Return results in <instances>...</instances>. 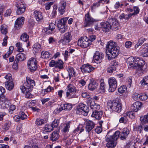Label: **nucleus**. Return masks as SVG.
Masks as SVG:
<instances>
[{"label":"nucleus","instance_id":"1","mask_svg":"<svg viewBox=\"0 0 148 148\" xmlns=\"http://www.w3.org/2000/svg\"><path fill=\"white\" fill-rule=\"evenodd\" d=\"M127 62L129 67H132L136 70V73L137 74L141 75L145 73L146 65L144 60H140L137 57H131L127 59Z\"/></svg>","mask_w":148,"mask_h":148},{"label":"nucleus","instance_id":"2","mask_svg":"<svg viewBox=\"0 0 148 148\" xmlns=\"http://www.w3.org/2000/svg\"><path fill=\"white\" fill-rule=\"evenodd\" d=\"M119 47L116 46L114 42L110 41L107 43L106 53L109 60L114 58L119 55Z\"/></svg>","mask_w":148,"mask_h":148},{"label":"nucleus","instance_id":"3","mask_svg":"<svg viewBox=\"0 0 148 148\" xmlns=\"http://www.w3.org/2000/svg\"><path fill=\"white\" fill-rule=\"evenodd\" d=\"M111 132V131L108 132L106 136V141L107 142L106 146L108 148H113L116 146L117 144L116 141L120 134V132L117 131L113 135L110 136L109 134Z\"/></svg>","mask_w":148,"mask_h":148},{"label":"nucleus","instance_id":"4","mask_svg":"<svg viewBox=\"0 0 148 148\" xmlns=\"http://www.w3.org/2000/svg\"><path fill=\"white\" fill-rule=\"evenodd\" d=\"M0 106H1V108L3 109H8L9 108L8 110L10 113L11 114L13 113V111L16 108L14 105H11L6 98H2L0 99Z\"/></svg>","mask_w":148,"mask_h":148},{"label":"nucleus","instance_id":"5","mask_svg":"<svg viewBox=\"0 0 148 148\" xmlns=\"http://www.w3.org/2000/svg\"><path fill=\"white\" fill-rule=\"evenodd\" d=\"M107 104L108 108L112 111L120 113L121 110V103L119 101H109Z\"/></svg>","mask_w":148,"mask_h":148},{"label":"nucleus","instance_id":"6","mask_svg":"<svg viewBox=\"0 0 148 148\" xmlns=\"http://www.w3.org/2000/svg\"><path fill=\"white\" fill-rule=\"evenodd\" d=\"M35 85L34 81L30 77H26V82H25L22 86H21L20 89H23V91H31L33 86Z\"/></svg>","mask_w":148,"mask_h":148},{"label":"nucleus","instance_id":"7","mask_svg":"<svg viewBox=\"0 0 148 148\" xmlns=\"http://www.w3.org/2000/svg\"><path fill=\"white\" fill-rule=\"evenodd\" d=\"M76 110L78 114L86 116L89 112V108L85 104L80 103L77 107Z\"/></svg>","mask_w":148,"mask_h":148},{"label":"nucleus","instance_id":"8","mask_svg":"<svg viewBox=\"0 0 148 148\" xmlns=\"http://www.w3.org/2000/svg\"><path fill=\"white\" fill-rule=\"evenodd\" d=\"M68 89L66 92V96L69 98L76 97L75 93L77 91L76 87L72 84H69L67 86Z\"/></svg>","mask_w":148,"mask_h":148},{"label":"nucleus","instance_id":"9","mask_svg":"<svg viewBox=\"0 0 148 148\" xmlns=\"http://www.w3.org/2000/svg\"><path fill=\"white\" fill-rule=\"evenodd\" d=\"M5 78L6 80L5 82L6 89L9 90H11L14 86V84L13 82L11 75L10 73L7 74L5 77Z\"/></svg>","mask_w":148,"mask_h":148},{"label":"nucleus","instance_id":"10","mask_svg":"<svg viewBox=\"0 0 148 148\" xmlns=\"http://www.w3.org/2000/svg\"><path fill=\"white\" fill-rule=\"evenodd\" d=\"M37 61L35 58H32L29 59L27 64L28 68L30 71L34 72L36 71L37 68Z\"/></svg>","mask_w":148,"mask_h":148},{"label":"nucleus","instance_id":"11","mask_svg":"<svg viewBox=\"0 0 148 148\" xmlns=\"http://www.w3.org/2000/svg\"><path fill=\"white\" fill-rule=\"evenodd\" d=\"M78 44L82 48H85L91 44L90 41L86 36L81 38L78 41Z\"/></svg>","mask_w":148,"mask_h":148},{"label":"nucleus","instance_id":"12","mask_svg":"<svg viewBox=\"0 0 148 148\" xmlns=\"http://www.w3.org/2000/svg\"><path fill=\"white\" fill-rule=\"evenodd\" d=\"M109 88L108 90L109 92H113L116 88L117 81L114 77L110 78L108 80Z\"/></svg>","mask_w":148,"mask_h":148},{"label":"nucleus","instance_id":"13","mask_svg":"<svg viewBox=\"0 0 148 148\" xmlns=\"http://www.w3.org/2000/svg\"><path fill=\"white\" fill-rule=\"evenodd\" d=\"M63 62L60 60L56 61L54 60H51L49 64L50 67L58 68L59 69H62L63 68Z\"/></svg>","mask_w":148,"mask_h":148},{"label":"nucleus","instance_id":"14","mask_svg":"<svg viewBox=\"0 0 148 148\" xmlns=\"http://www.w3.org/2000/svg\"><path fill=\"white\" fill-rule=\"evenodd\" d=\"M16 6L17 8L16 13L18 15H21L23 13L26 8V5L21 2H18L16 5Z\"/></svg>","mask_w":148,"mask_h":148},{"label":"nucleus","instance_id":"15","mask_svg":"<svg viewBox=\"0 0 148 148\" xmlns=\"http://www.w3.org/2000/svg\"><path fill=\"white\" fill-rule=\"evenodd\" d=\"M82 72L84 73H90L94 70L95 68L93 67L89 64L83 65L80 68Z\"/></svg>","mask_w":148,"mask_h":148},{"label":"nucleus","instance_id":"16","mask_svg":"<svg viewBox=\"0 0 148 148\" xmlns=\"http://www.w3.org/2000/svg\"><path fill=\"white\" fill-rule=\"evenodd\" d=\"M109 23L111 24V28L113 30L116 31L120 29L119 23L116 19L110 18L109 19Z\"/></svg>","mask_w":148,"mask_h":148},{"label":"nucleus","instance_id":"17","mask_svg":"<svg viewBox=\"0 0 148 148\" xmlns=\"http://www.w3.org/2000/svg\"><path fill=\"white\" fill-rule=\"evenodd\" d=\"M72 37L71 33L68 32L64 34V38L61 40V42L64 45H67L71 40Z\"/></svg>","mask_w":148,"mask_h":148},{"label":"nucleus","instance_id":"18","mask_svg":"<svg viewBox=\"0 0 148 148\" xmlns=\"http://www.w3.org/2000/svg\"><path fill=\"white\" fill-rule=\"evenodd\" d=\"M87 104L90 106V108L95 111H97L100 108V105L96 104L94 100L92 99L91 98L90 100H88Z\"/></svg>","mask_w":148,"mask_h":148},{"label":"nucleus","instance_id":"19","mask_svg":"<svg viewBox=\"0 0 148 148\" xmlns=\"http://www.w3.org/2000/svg\"><path fill=\"white\" fill-rule=\"evenodd\" d=\"M104 55L101 52L96 51L94 54L93 59L95 62L97 63H100L104 57Z\"/></svg>","mask_w":148,"mask_h":148},{"label":"nucleus","instance_id":"20","mask_svg":"<svg viewBox=\"0 0 148 148\" xmlns=\"http://www.w3.org/2000/svg\"><path fill=\"white\" fill-rule=\"evenodd\" d=\"M72 108V105L70 103L61 104L59 108H57L56 110L57 112L59 113L62 110H70Z\"/></svg>","mask_w":148,"mask_h":148},{"label":"nucleus","instance_id":"21","mask_svg":"<svg viewBox=\"0 0 148 148\" xmlns=\"http://www.w3.org/2000/svg\"><path fill=\"white\" fill-rule=\"evenodd\" d=\"M95 22L96 20L91 17L88 13L85 15L84 27L90 26Z\"/></svg>","mask_w":148,"mask_h":148},{"label":"nucleus","instance_id":"22","mask_svg":"<svg viewBox=\"0 0 148 148\" xmlns=\"http://www.w3.org/2000/svg\"><path fill=\"white\" fill-rule=\"evenodd\" d=\"M86 130L89 133L94 127L95 124L92 121L89 120L86 122Z\"/></svg>","mask_w":148,"mask_h":148},{"label":"nucleus","instance_id":"23","mask_svg":"<svg viewBox=\"0 0 148 148\" xmlns=\"http://www.w3.org/2000/svg\"><path fill=\"white\" fill-rule=\"evenodd\" d=\"M25 18L23 17L18 18L15 23V27L17 29H18L23 24Z\"/></svg>","mask_w":148,"mask_h":148},{"label":"nucleus","instance_id":"24","mask_svg":"<svg viewBox=\"0 0 148 148\" xmlns=\"http://www.w3.org/2000/svg\"><path fill=\"white\" fill-rule=\"evenodd\" d=\"M68 73V75L66 74H64V76L66 78H68V76L69 79H71V77L75 76V73L73 68L71 66H69L66 69Z\"/></svg>","mask_w":148,"mask_h":148},{"label":"nucleus","instance_id":"25","mask_svg":"<svg viewBox=\"0 0 148 148\" xmlns=\"http://www.w3.org/2000/svg\"><path fill=\"white\" fill-rule=\"evenodd\" d=\"M34 18L38 23L41 22L43 19V16L42 12L39 11L35 10L34 12Z\"/></svg>","mask_w":148,"mask_h":148},{"label":"nucleus","instance_id":"26","mask_svg":"<svg viewBox=\"0 0 148 148\" xmlns=\"http://www.w3.org/2000/svg\"><path fill=\"white\" fill-rule=\"evenodd\" d=\"M101 25L103 28V30L104 32H108L112 29L111 24L109 23V19L106 23H101Z\"/></svg>","mask_w":148,"mask_h":148},{"label":"nucleus","instance_id":"27","mask_svg":"<svg viewBox=\"0 0 148 148\" xmlns=\"http://www.w3.org/2000/svg\"><path fill=\"white\" fill-rule=\"evenodd\" d=\"M66 5V3L64 1H61L60 3L59 7L58 8V11L61 15L64 13Z\"/></svg>","mask_w":148,"mask_h":148},{"label":"nucleus","instance_id":"28","mask_svg":"<svg viewBox=\"0 0 148 148\" xmlns=\"http://www.w3.org/2000/svg\"><path fill=\"white\" fill-rule=\"evenodd\" d=\"M141 105V102L136 101L131 106V109L134 112H137L140 108Z\"/></svg>","mask_w":148,"mask_h":148},{"label":"nucleus","instance_id":"29","mask_svg":"<svg viewBox=\"0 0 148 148\" xmlns=\"http://www.w3.org/2000/svg\"><path fill=\"white\" fill-rule=\"evenodd\" d=\"M57 27L59 31L62 33H64L67 29L65 24L59 23V22H58L57 24Z\"/></svg>","mask_w":148,"mask_h":148},{"label":"nucleus","instance_id":"30","mask_svg":"<svg viewBox=\"0 0 148 148\" xmlns=\"http://www.w3.org/2000/svg\"><path fill=\"white\" fill-rule=\"evenodd\" d=\"M102 115V111H94L92 114V116L95 118L99 120L101 118Z\"/></svg>","mask_w":148,"mask_h":148},{"label":"nucleus","instance_id":"31","mask_svg":"<svg viewBox=\"0 0 148 148\" xmlns=\"http://www.w3.org/2000/svg\"><path fill=\"white\" fill-rule=\"evenodd\" d=\"M98 83L95 81H93L90 82L88 84V89L92 91L94 90L97 87Z\"/></svg>","mask_w":148,"mask_h":148},{"label":"nucleus","instance_id":"32","mask_svg":"<svg viewBox=\"0 0 148 148\" xmlns=\"http://www.w3.org/2000/svg\"><path fill=\"white\" fill-rule=\"evenodd\" d=\"M142 47L144 49L142 52L143 56L144 57L148 56V43L144 44Z\"/></svg>","mask_w":148,"mask_h":148},{"label":"nucleus","instance_id":"33","mask_svg":"<svg viewBox=\"0 0 148 148\" xmlns=\"http://www.w3.org/2000/svg\"><path fill=\"white\" fill-rule=\"evenodd\" d=\"M26 59L25 55L21 53H19L18 54L15 60H18V61H22Z\"/></svg>","mask_w":148,"mask_h":148},{"label":"nucleus","instance_id":"34","mask_svg":"<svg viewBox=\"0 0 148 148\" xmlns=\"http://www.w3.org/2000/svg\"><path fill=\"white\" fill-rule=\"evenodd\" d=\"M129 132L130 131L128 129H127L125 130H124L120 134L121 139L122 140H124L126 139Z\"/></svg>","mask_w":148,"mask_h":148},{"label":"nucleus","instance_id":"35","mask_svg":"<svg viewBox=\"0 0 148 148\" xmlns=\"http://www.w3.org/2000/svg\"><path fill=\"white\" fill-rule=\"evenodd\" d=\"M59 135L57 132H53L51 134L50 139L52 141H55L58 139Z\"/></svg>","mask_w":148,"mask_h":148},{"label":"nucleus","instance_id":"36","mask_svg":"<svg viewBox=\"0 0 148 148\" xmlns=\"http://www.w3.org/2000/svg\"><path fill=\"white\" fill-rule=\"evenodd\" d=\"M11 125V122L7 121L2 126V129L3 131H6L8 130Z\"/></svg>","mask_w":148,"mask_h":148},{"label":"nucleus","instance_id":"37","mask_svg":"<svg viewBox=\"0 0 148 148\" xmlns=\"http://www.w3.org/2000/svg\"><path fill=\"white\" fill-rule=\"evenodd\" d=\"M51 54L48 51H42L41 53V57L42 58H49L51 56Z\"/></svg>","mask_w":148,"mask_h":148},{"label":"nucleus","instance_id":"38","mask_svg":"<svg viewBox=\"0 0 148 148\" xmlns=\"http://www.w3.org/2000/svg\"><path fill=\"white\" fill-rule=\"evenodd\" d=\"M46 122V121L44 119L40 118L37 119L36 121V124L38 125H40Z\"/></svg>","mask_w":148,"mask_h":148},{"label":"nucleus","instance_id":"39","mask_svg":"<svg viewBox=\"0 0 148 148\" xmlns=\"http://www.w3.org/2000/svg\"><path fill=\"white\" fill-rule=\"evenodd\" d=\"M146 39L144 38L141 37L138 40V42L135 45V47L136 49L139 46L142 45Z\"/></svg>","mask_w":148,"mask_h":148},{"label":"nucleus","instance_id":"40","mask_svg":"<svg viewBox=\"0 0 148 148\" xmlns=\"http://www.w3.org/2000/svg\"><path fill=\"white\" fill-rule=\"evenodd\" d=\"M140 120L142 122L148 123V113L144 116H141L140 118Z\"/></svg>","mask_w":148,"mask_h":148},{"label":"nucleus","instance_id":"41","mask_svg":"<svg viewBox=\"0 0 148 148\" xmlns=\"http://www.w3.org/2000/svg\"><path fill=\"white\" fill-rule=\"evenodd\" d=\"M98 92L101 93H103L105 92V89L104 82H101V83L100 88L98 90Z\"/></svg>","mask_w":148,"mask_h":148},{"label":"nucleus","instance_id":"42","mask_svg":"<svg viewBox=\"0 0 148 148\" xmlns=\"http://www.w3.org/2000/svg\"><path fill=\"white\" fill-rule=\"evenodd\" d=\"M140 83L143 86L148 84V76L144 77L143 79L140 82Z\"/></svg>","mask_w":148,"mask_h":148},{"label":"nucleus","instance_id":"43","mask_svg":"<svg viewBox=\"0 0 148 148\" xmlns=\"http://www.w3.org/2000/svg\"><path fill=\"white\" fill-rule=\"evenodd\" d=\"M53 125H46L45 127V131L47 132H49L53 130Z\"/></svg>","mask_w":148,"mask_h":148},{"label":"nucleus","instance_id":"44","mask_svg":"<svg viewBox=\"0 0 148 148\" xmlns=\"http://www.w3.org/2000/svg\"><path fill=\"white\" fill-rule=\"evenodd\" d=\"M22 92L25 94V97L28 99H30L33 97V95L31 94L30 92L31 91L27 92L26 91H23V89H21Z\"/></svg>","mask_w":148,"mask_h":148},{"label":"nucleus","instance_id":"45","mask_svg":"<svg viewBox=\"0 0 148 148\" xmlns=\"http://www.w3.org/2000/svg\"><path fill=\"white\" fill-rule=\"evenodd\" d=\"M1 33L6 34L8 32L7 29V26L5 25H3L1 27Z\"/></svg>","mask_w":148,"mask_h":148},{"label":"nucleus","instance_id":"46","mask_svg":"<svg viewBox=\"0 0 148 148\" xmlns=\"http://www.w3.org/2000/svg\"><path fill=\"white\" fill-rule=\"evenodd\" d=\"M127 90V87L125 85L121 86L118 89V91L120 93H123L124 92Z\"/></svg>","mask_w":148,"mask_h":148},{"label":"nucleus","instance_id":"47","mask_svg":"<svg viewBox=\"0 0 148 148\" xmlns=\"http://www.w3.org/2000/svg\"><path fill=\"white\" fill-rule=\"evenodd\" d=\"M70 127V123H68L65 124L63 129V132L64 133L67 132L69 131V128Z\"/></svg>","mask_w":148,"mask_h":148},{"label":"nucleus","instance_id":"48","mask_svg":"<svg viewBox=\"0 0 148 148\" xmlns=\"http://www.w3.org/2000/svg\"><path fill=\"white\" fill-rule=\"evenodd\" d=\"M28 38V36L25 33L23 34L20 37V39L24 41H27Z\"/></svg>","mask_w":148,"mask_h":148},{"label":"nucleus","instance_id":"49","mask_svg":"<svg viewBox=\"0 0 148 148\" xmlns=\"http://www.w3.org/2000/svg\"><path fill=\"white\" fill-rule=\"evenodd\" d=\"M34 47L33 49L36 52L40 51V49L41 47V45L38 43H36L34 45Z\"/></svg>","mask_w":148,"mask_h":148},{"label":"nucleus","instance_id":"50","mask_svg":"<svg viewBox=\"0 0 148 148\" xmlns=\"http://www.w3.org/2000/svg\"><path fill=\"white\" fill-rule=\"evenodd\" d=\"M19 117L22 120H24L26 119L27 117V116L25 114V113L22 111L20 112L19 113Z\"/></svg>","mask_w":148,"mask_h":148},{"label":"nucleus","instance_id":"51","mask_svg":"<svg viewBox=\"0 0 148 148\" xmlns=\"http://www.w3.org/2000/svg\"><path fill=\"white\" fill-rule=\"evenodd\" d=\"M16 46L17 48V51L19 52H22L23 51V49L22 47V44L20 42H18L16 44Z\"/></svg>","mask_w":148,"mask_h":148},{"label":"nucleus","instance_id":"52","mask_svg":"<svg viewBox=\"0 0 148 148\" xmlns=\"http://www.w3.org/2000/svg\"><path fill=\"white\" fill-rule=\"evenodd\" d=\"M55 25L53 23H51L49 24L48 27V29L49 30H51V32L49 31V33H51V32L53 31L55 29Z\"/></svg>","mask_w":148,"mask_h":148},{"label":"nucleus","instance_id":"53","mask_svg":"<svg viewBox=\"0 0 148 148\" xmlns=\"http://www.w3.org/2000/svg\"><path fill=\"white\" fill-rule=\"evenodd\" d=\"M148 98V93L140 95L139 99L142 101H145Z\"/></svg>","mask_w":148,"mask_h":148},{"label":"nucleus","instance_id":"54","mask_svg":"<svg viewBox=\"0 0 148 148\" xmlns=\"http://www.w3.org/2000/svg\"><path fill=\"white\" fill-rule=\"evenodd\" d=\"M53 89V87L50 86H49L47 88L45 89L44 90H42L41 93H45V92H50Z\"/></svg>","mask_w":148,"mask_h":148},{"label":"nucleus","instance_id":"55","mask_svg":"<svg viewBox=\"0 0 148 148\" xmlns=\"http://www.w3.org/2000/svg\"><path fill=\"white\" fill-rule=\"evenodd\" d=\"M116 70V67L114 66H111L109 67L107 69V71L108 72L112 73L114 71Z\"/></svg>","mask_w":148,"mask_h":148},{"label":"nucleus","instance_id":"56","mask_svg":"<svg viewBox=\"0 0 148 148\" xmlns=\"http://www.w3.org/2000/svg\"><path fill=\"white\" fill-rule=\"evenodd\" d=\"M59 123V120L55 119L53 122V124L51 125H53V127H57Z\"/></svg>","mask_w":148,"mask_h":148},{"label":"nucleus","instance_id":"57","mask_svg":"<svg viewBox=\"0 0 148 148\" xmlns=\"http://www.w3.org/2000/svg\"><path fill=\"white\" fill-rule=\"evenodd\" d=\"M68 18L67 17H65V18H62L58 21V22L65 24V23L66 22V21L68 20Z\"/></svg>","mask_w":148,"mask_h":148},{"label":"nucleus","instance_id":"58","mask_svg":"<svg viewBox=\"0 0 148 148\" xmlns=\"http://www.w3.org/2000/svg\"><path fill=\"white\" fill-rule=\"evenodd\" d=\"M125 115L124 116V117H121L119 119V122L121 123H126L127 122V118L126 116H125Z\"/></svg>","mask_w":148,"mask_h":148},{"label":"nucleus","instance_id":"59","mask_svg":"<svg viewBox=\"0 0 148 148\" xmlns=\"http://www.w3.org/2000/svg\"><path fill=\"white\" fill-rule=\"evenodd\" d=\"M95 132L97 134L101 133L102 131L101 127L98 126L95 129Z\"/></svg>","mask_w":148,"mask_h":148},{"label":"nucleus","instance_id":"60","mask_svg":"<svg viewBox=\"0 0 148 148\" xmlns=\"http://www.w3.org/2000/svg\"><path fill=\"white\" fill-rule=\"evenodd\" d=\"M57 6L56 5H53V9L52 13V16H54L56 14V10L57 9Z\"/></svg>","mask_w":148,"mask_h":148},{"label":"nucleus","instance_id":"61","mask_svg":"<svg viewBox=\"0 0 148 148\" xmlns=\"http://www.w3.org/2000/svg\"><path fill=\"white\" fill-rule=\"evenodd\" d=\"M140 95L138 94L135 93H134L132 95L133 98L135 100H138V99H139Z\"/></svg>","mask_w":148,"mask_h":148},{"label":"nucleus","instance_id":"62","mask_svg":"<svg viewBox=\"0 0 148 148\" xmlns=\"http://www.w3.org/2000/svg\"><path fill=\"white\" fill-rule=\"evenodd\" d=\"M18 60H15L14 62V63L12 66V67L15 69H16L18 68Z\"/></svg>","mask_w":148,"mask_h":148},{"label":"nucleus","instance_id":"63","mask_svg":"<svg viewBox=\"0 0 148 148\" xmlns=\"http://www.w3.org/2000/svg\"><path fill=\"white\" fill-rule=\"evenodd\" d=\"M12 12V11L10 9H8L6 10L5 13L4 14L5 16H8L10 15Z\"/></svg>","mask_w":148,"mask_h":148},{"label":"nucleus","instance_id":"64","mask_svg":"<svg viewBox=\"0 0 148 148\" xmlns=\"http://www.w3.org/2000/svg\"><path fill=\"white\" fill-rule=\"evenodd\" d=\"M132 143H129L127 144L124 148H133L134 147V145H132Z\"/></svg>","mask_w":148,"mask_h":148}]
</instances>
